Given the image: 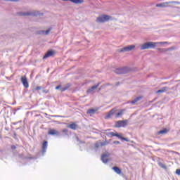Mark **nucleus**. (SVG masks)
Masks as SVG:
<instances>
[{
    "mask_svg": "<svg viewBox=\"0 0 180 180\" xmlns=\"http://www.w3.org/2000/svg\"><path fill=\"white\" fill-rule=\"evenodd\" d=\"M123 112L124 110H121L120 112H117V110L116 108H112L105 116V119H110L112 115H115V117H120V116L123 115Z\"/></svg>",
    "mask_w": 180,
    "mask_h": 180,
    "instance_id": "nucleus-1",
    "label": "nucleus"
},
{
    "mask_svg": "<svg viewBox=\"0 0 180 180\" xmlns=\"http://www.w3.org/2000/svg\"><path fill=\"white\" fill-rule=\"evenodd\" d=\"M158 42L148 41L140 46L141 50H148L149 49H155Z\"/></svg>",
    "mask_w": 180,
    "mask_h": 180,
    "instance_id": "nucleus-2",
    "label": "nucleus"
},
{
    "mask_svg": "<svg viewBox=\"0 0 180 180\" xmlns=\"http://www.w3.org/2000/svg\"><path fill=\"white\" fill-rule=\"evenodd\" d=\"M169 5H180L179 1H168L156 4L157 8H167Z\"/></svg>",
    "mask_w": 180,
    "mask_h": 180,
    "instance_id": "nucleus-3",
    "label": "nucleus"
},
{
    "mask_svg": "<svg viewBox=\"0 0 180 180\" xmlns=\"http://www.w3.org/2000/svg\"><path fill=\"white\" fill-rule=\"evenodd\" d=\"M106 136H108V137H118V139H120L121 140H124V141H129V140L127 139V138H124L122 136H120L119 134H117V132L115 133V132H108L106 133Z\"/></svg>",
    "mask_w": 180,
    "mask_h": 180,
    "instance_id": "nucleus-4",
    "label": "nucleus"
},
{
    "mask_svg": "<svg viewBox=\"0 0 180 180\" xmlns=\"http://www.w3.org/2000/svg\"><path fill=\"white\" fill-rule=\"evenodd\" d=\"M109 19H110V16L108 15H103L98 17L96 19V22H98V23H103L105 22H108Z\"/></svg>",
    "mask_w": 180,
    "mask_h": 180,
    "instance_id": "nucleus-5",
    "label": "nucleus"
},
{
    "mask_svg": "<svg viewBox=\"0 0 180 180\" xmlns=\"http://www.w3.org/2000/svg\"><path fill=\"white\" fill-rule=\"evenodd\" d=\"M130 71V69L127 67L117 68L115 70V74H127Z\"/></svg>",
    "mask_w": 180,
    "mask_h": 180,
    "instance_id": "nucleus-6",
    "label": "nucleus"
},
{
    "mask_svg": "<svg viewBox=\"0 0 180 180\" xmlns=\"http://www.w3.org/2000/svg\"><path fill=\"white\" fill-rule=\"evenodd\" d=\"M127 123H129V120H119L115 123V127H117V128L126 127V126L127 125Z\"/></svg>",
    "mask_w": 180,
    "mask_h": 180,
    "instance_id": "nucleus-7",
    "label": "nucleus"
},
{
    "mask_svg": "<svg viewBox=\"0 0 180 180\" xmlns=\"http://www.w3.org/2000/svg\"><path fill=\"white\" fill-rule=\"evenodd\" d=\"M133 49H136V46L134 45H129L128 46H125L122 49H120V53H126L127 51H131Z\"/></svg>",
    "mask_w": 180,
    "mask_h": 180,
    "instance_id": "nucleus-8",
    "label": "nucleus"
},
{
    "mask_svg": "<svg viewBox=\"0 0 180 180\" xmlns=\"http://www.w3.org/2000/svg\"><path fill=\"white\" fill-rule=\"evenodd\" d=\"M109 153H104L101 155V161L103 164H108L109 162Z\"/></svg>",
    "mask_w": 180,
    "mask_h": 180,
    "instance_id": "nucleus-9",
    "label": "nucleus"
},
{
    "mask_svg": "<svg viewBox=\"0 0 180 180\" xmlns=\"http://www.w3.org/2000/svg\"><path fill=\"white\" fill-rule=\"evenodd\" d=\"M99 85H101L100 83H98L97 85L92 86L91 88L88 89L86 91L87 94H95V89H97L98 88Z\"/></svg>",
    "mask_w": 180,
    "mask_h": 180,
    "instance_id": "nucleus-10",
    "label": "nucleus"
},
{
    "mask_svg": "<svg viewBox=\"0 0 180 180\" xmlns=\"http://www.w3.org/2000/svg\"><path fill=\"white\" fill-rule=\"evenodd\" d=\"M56 54V52L53 50H49L46 52V53L44 56V60L46 58H49V57H53Z\"/></svg>",
    "mask_w": 180,
    "mask_h": 180,
    "instance_id": "nucleus-11",
    "label": "nucleus"
},
{
    "mask_svg": "<svg viewBox=\"0 0 180 180\" xmlns=\"http://www.w3.org/2000/svg\"><path fill=\"white\" fill-rule=\"evenodd\" d=\"M23 15L24 16H39L40 13H39V11H32L25 13Z\"/></svg>",
    "mask_w": 180,
    "mask_h": 180,
    "instance_id": "nucleus-12",
    "label": "nucleus"
},
{
    "mask_svg": "<svg viewBox=\"0 0 180 180\" xmlns=\"http://www.w3.org/2000/svg\"><path fill=\"white\" fill-rule=\"evenodd\" d=\"M21 82L25 88H27L29 86V82H27V78L26 76H22L21 77Z\"/></svg>",
    "mask_w": 180,
    "mask_h": 180,
    "instance_id": "nucleus-13",
    "label": "nucleus"
},
{
    "mask_svg": "<svg viewBox=\"0 0 180 180\" xmlns=\"http://www.w3.org/2000/svg\"><path fill=\"white\" fill-rule=\"evenodd\" d=\"M48 134H50L51 136H59L60 132L56 129H49L48 131Z\"/></svg>",
    "mask_w": 180,
    "mask_h": 180,
    "instance_id": "nucleus-14",
    "label": "nucleus"
},
{
    "mask_svg": "<svg viewBox=\"0 0 180 180\" xmlns=\"http://www.w3.org/2000/svg\"><path fill=\"white\" fill-rule=\"evenodd\" d=\"M47 144H48L47 141H44L42 144V155H44V153L47 150Z\"/></svg>",
    "mask_w": 180,
    "mask_h": 180,
    "instance_id": "nucleus-15",
    "label": "nucleus"
},
{
    "mask_svg": "<svg viewBox=\"0 0 180 180\" xmlns=\"http://www.w3.org/2000/svg\"><path fill=\"white\" fill-rule=\"evenodd\" d=\"M168 89H169L167 86L162 87L161 89L158 90L156 91V94H164V92H167V91H168Z\"/></svg>",
    "mask_w": 180,
    "mask_h": 180,
    "instance_id": "nucleus-16",
    "label": "nucleus"
},
{
    "mask_svg": "<svg viewBox=\"0 0 180 180\" xmlns=\"http://www.w3.org/2000/svg\"><path fill=\"white\" fill-rule=\"evenodd\" d=\"M103 146H105V143L98 141L95 143V148L98 149L100 148V147H103Z\"/></svg>",
    "mask_w": 180,
    "mask_h": 180,
    "instance_id": "nucleus-17",
    "label": "nucleus"
},
{
    "mask_svg": "<svg viewBox=\"0 0 180 180\" xmlns=\"http://www.w3.org/2000/svg\"><path fill=\"white\" fill-rule=\"evenodd\" d=\"M63 1H68V0H63ZM70 2H72V4H84V0H69Z\"/></svg>",
    "mask_w": 180,
    "mask_h": 180,
    "instance_id": "nucleus-18",
    "label": "nucleus"
},
{
    "mask_svg": "<svg viewBox=\"0 0 180 180\" xmlns=\"http://www.w3.org/2000/svg\"><path fill=\"white\" fill-rule=\"evenodd\" d=\"M112 169L115 171V172L118 175H120V174H122V170L118 167H113Z\"/></svg>",
    "mask_w": 180,
    "mask_h": 180,
    "instance_id": "nucleus-19",
    "label": "nucleus"
},
{
    "mask_svg": "<svg viewBox=\"0 0 180 180\" xmlns=\"http://www.w3.org/2000/svg\"><path fill=\"white\" fill-rule=\"evenodd\" d=\"M70 87H71V84H70L68 83V84H65L63 87H62L60 89V92H64V91H67V89H68Z\"/></svg>",
    "mask_w": 180,
    "mask_h": 180,
    "instance_id": "nucleus-20",
    "label": "nucleus"
},
{
    "mask_svg": "<svg viewBox=\"0 0 180 180\" xmlns=\"http://www.w3.org/2000/svg\"><path fill=\"white\" fill-rule=\"evenodd\" d=\"M68 127L69 129H72V130H77V127H78V125H77V124H75V123H72V124L68 125Z\"/></svg>",
    "mask_w": 180,
    "mask_h": 180,
    "instance_id": "nucleus-21",
    "label": "nucleus"
},
{
    "mask_svg": "<svg viewBox=\"0 0 180 180\" xmlns=\"http://www.w3.org/2000/svg\"><path fill=\"white\" fill-rule=\"evenodd\" d=\"M141 96L136 97V98L132 100L130 102V103H131V105H136V103H137V102H139V101H141Z\"/></svg>",
    "mask_w": 180,
    "mask_h": 180,
    "instance_id": "nucleus-22",
    "label": "nucleus"
},
{
    "mask_svg": "<svg viewBox=\"0 0 180 180\" xmlns=\"http://www.w3.org/2000/svg\"><path fill=\"white\" fill-rule=\"evenodd\" d=\"M96 109H89L87 110V114L88 115H95V113H96Z\"/></svg>",
    "mask_w": 180,
    "mask_h": 180,
    "instance_id": "nucleus-23",
    "label": "nucleus"
},
{
    "mask_svg": "<svg viewBox=\"0 0 180 180\" xmlns=\"http://www.w3.org/2000/svg\"><path fill=\"white\" fill-rule=\"evenodd\" d=\"M168 133V130L167 129H164L158 132V134H167Z\"/></svg>",
    "mask_w": 180,
    "mask_h": 180,
    "instance_id": "nucleus-24",
    "label": "nucleus"
},
{
    "mask_svg": "<svg viewBox=\"0 0 180 180\" xmlns=\"http://www.w3.org/2000/svg\"><path fill=\"white\" fill-rule=\"evenodd\" d=\"M63 136H68V129H63L62 130Z\"/></svg>",
    "mask_w": 180,
    "mask_h": 180,
    "instance_id": "nucleus-25",
    "label": "nucleus"
},
{
    "mask_svg": "<svg viewBox=\"0 0 180 180\" xmlns=\"http://www.w3.org/2000/svg\"><path fill=\"white\" fill-rule=\"evenodd\" d=\"M41 89H43V87L40 86H38L37 87H35L34 89H32L33 92H35V91H40Z\"/></svg>",
    "mask_w": 180,
    "mask_h": 180,
    "instance_id": "nucleus-26",
    "label": "nucleus"
},
{
    "mask_svg": "<svg viewBox=\"0 0 180 180\" xmlns=\"http://www.w3.org/2000/svg\"><path fill=\"white\" fill-rule=\"evenodd\" d=\"M53 30V27H49L47 30L45 31V36H47L50 34V32Z\"/></svg>",
    "mask_w": 180,
    "mask_h": 180,
    "instance_id": "nucleus-27",
    "label": "nucleus"
},
{
    "mask_svg": "<svg viewBox=\"0 0 180 180\" xmlns=\"http://www.w3.org/2000/svg\"><path fill=\"white\" fill-rule=\"evenodd\" d=\"M159 165L161 168H163V169H167V166H165V165L160 163Z\"/></svg>",
    "mask_w": 180,
    "mask_h": 180,
    "instance_id": "nucleus-28",
    "label": "nucleus"
},
{
    "mask_svg": "<svg viewBox=\"0 0 180 180\" xmlns=\"http://www.w3.org/2000/svg\"><path fill=\"white\" fill-rule=\"evenodd\" d=\"M4 1H7V2H19V0H4Z\"/></svg>",
    "mask_w": 180,
    "mask_h": 180,
    "instance_id": "nucleus-29",
    "label": "nucleus"
},
{
    "mask_svg": "<svg viewBox=\"0 0 180 180\" xmlns=\"http://www.w3.org/2000/svg\"><path fill=\"white\" fill-rule=\"evenodd\" d=\"M39 34H44L45 35V31L44 30H40L39 31Z\"/></svg>",
    "mask_w": 180,
    "mask_h": 180,
    "instance_id": "nucleus-30",
    "label": "nucleus"
},
{
    "mask_svg": "<svg viewBox=\"0 0 180 180\" xmlns=\"http://www.w3.org/2000/svg\"><path fill=\"white\" fill-rule=\"evenodd\" d=\"M61 88H63V87L61 86V85H58V86H57L55 88V89H56V90L60 89V91H61Z\"/></svg>",
    "mask_w": 180,
    "mask_h": 180,
    "instance_id": "nucleus-31",
    "label": "nucleus"
},
{
    "mask_svg": "<svg viewBox=\"0 0 180 180\" xmlns=\"http://www.w3.org/2000/svg\"><path fill=\"white\" fill-rule=\"evenodd\" d=\"M158 44H168L167 41H163V42H158Z\"/></svg>",
    "mask_w": 180,
    "mask_h": 180,
    "instance_id": "nucleus-32",
    "label": "nucleus"
},
{
    "mask_svg": "<svg viewBox=\"0 0 180 180\" xmlns=\"http://www.w3.org/2000/svg\"><path fill=\"white\" fill-rule=\"evenodd\" d=\"M42 92H43L44 94H49V90H46V89H42Z\"/></svg>",
    "mask_w": 180,
    "mask_h": 180,
    "instance_id": "nucleus-33",
    "label": "nucleus"
},
{
    "mask_svg": "<svg viewBox=\"0 0 180 180\" xmlns=\"http://www.w3.org/2000/svg\"><path fill=\"white\" fill-rule=\"evenodd\" d=\"M176 174L177 175H180V169H177L176 170Z\"/></svg>",
    "mask_w": 180,
    "mask_h": 180,
    "instance_id": "nucleus-34",
    "label": "nucleus"
},
{
    "mask_svg": "<svg viewBox=\"0 0 180 180\" xmlns=\"http://www.w3.org/2000/svg\"><path fill=\"white\" fill-rule=\"evenodd\" d=\"M77 141L79 143H84V141L79 140V138H78V137H77Z\"/></svg>",
    "mask_w": 180,
    "mask_h": 180,
    "instance_id": "nucleus-35",
    "label": "nucleus"
},
{
    "mask_svg": "<svg viewBox=\"0 0 180 180\" xmlns=\"http://www.w3.org/2000/svg\"><path fill=\"white\" fill-rule=\"evenodd\" d=\"M113 144H120V141H115L113 142Z\"/></svg>",
    "mask_w": 180,
    "mask_h": 180,
    "instance_id": "nucleus-36",
    "label": "nucleus"
},
{
    "mask_svg": "<svg viewBox=\"0 0 180 180\" xmlns=\"http://www.w3.org/2000/svg\"><path fill=\"white\" fill-rule=\"evenodd\" d=\"M11 150H16V146H15V145H13L11 146Z\"/></svg>",
    "mask_w": 180,
    "mask_h": 180,
    "instance_id": "nucleus-37",
    "label": "nucleus"
},
{
    "mask_svg": "<svg viewBox=\"0 0 180 180\" xmlns=\"http://www.w3.org/2000/svg\"><path fill=\"white\" fill-rule=\"evenodd\" d=\"M0 137H1V135H0Z\"/></svg>",
    "mask_w": 180,
    "mask_h": 180,
    "instance_id": "nucleus-38",
    "label": "nucleus"
}]
</instances>
